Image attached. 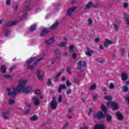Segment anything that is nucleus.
Listing matches in <instances>:
<instances>
[{
    "label": "nucleus",
    "mask_w": 129,
    "mask_h": 129,
    "mask_svg": "<svg viewBox=\"0 0 129 129\" xmlns=\"http://www.w3.org/2000/svg\"><path fill=\"white\" fill-rule=\"evenodd\" d=\"M44 74V73L40 70H38L36 73V76L37 77V78L39 79V80H40L42 81L43 80V75Z\"/></svg>",
    "instance_id": "nucleus-6"
},
{
    "label": "nucleus",
    "mask_w": 129,
    "mask_h": 129,
    "mask_svg": "<svg viewBox=\"0 0 129 129\" xmlns=\"http://www.w3.org/2000/svg\"><path fill=\"white\" fill-rule=\"evenodd\" d=\"M94 118L96 117V118H98V119H102V118L105 117V115L101 111H100L97 113L96 115H94Z\"/></svg>",
    "instance_id": "nucleus-5"
},
{
    "label": "nucleus",
    "mask_w": 129,
    "mask_h": 129,
    "mask_svg": "<svg viewBox=\"0 0 129 129\" xmlns=\"http://www.w3.org/2000/svg\"><path fill=\"white\" fill-rule=\"evenodd\" d=\"M114 27L115 28V32H117V31H118V26H117V24H115L114 25Z\"/></svg>",
    "instance_id": "nucleus-46"
},
{
    "label": "nucleus",
    "mask_w": 129,
    "mask_h": 129,
    "mask_svg": "<svg viewBox=\"0 0 129 129\" xmlns=\"http://www.w3.org/2000/svg\"><path fill=\"white\" fill-rule=\"evenodd\" d=\"M36 29H37V25H33L31 26L30 30L31 32H34V31H36Z\"/></svg>",
    "instance_id": "nucleus-27"
},
{
    "label": "nucleus",
    "mask_w": 129,
    "mask_h": 129,
    "mask_svg": "<svg viewBox=\"0 0 129 129\" xmlns=\"http://www.w3.org/2000/svg\"><path fill=\"white\" fill-rule=\"evenodd\" d=\"M123 8L125 9L128 8V4H127V3H124L123 5Z\"/></svg>",
    "instance_id": "nucleus-43"
},
{
    "label": "nucleus",
    "mask_w": 129,
    "mask_h": 129,
    "mask_svg": "<svg viewBox=\"0 0 129 129\" xmlns=\"http://www.w3.org/2000/svg\"><path fill=\"white\" fill-rule=\"evenodd\" d=\"M17 24V21H13L12 22H9L6 24V27L9 28L10 27H12V26H15Z\"/></svg>",
    "instance_id": "nucleus-17"
},
{
    "label": "nucleus",
    "mask_w": 129,
    "mask_h": 129,
    "mask_svg": "<svg viewBox=\"0 0 129 129\" xmlns=\"http://www.w3.org/2000/svg\"><path fill=\"white\" fill-rule=\"evenodd\" d=\"M70 52H73L74 51V45H71V46L69 47Z\"/></svg>",
    "instance_id": "nucleus-35"
},
{
    "label": "nucleus",
    "mask_w": 129,
    "mask_h": 129,
    "mask_svg": "<svg viewBox=\"0 0 129 129\" xmlns=\"http://www.w3.org/2000/svg\"><path fill=\"white\" fill-rule=\"evenodd\" d=\"M62 95H59V98H58V103H59L62 102Z\"/></svg>",
    "instance_id": "nucleus-41"
},
{
    "label": "nucleus",
    "mask_w": 129,
    "mask_h": 129,
    "mask_svg": "<svg viewBox=\"0 0 129 129\" xmlns=\"http://www.w3.org/2000/svg\"><path fill=\"white\" fill-rule=\"evenodd\" d=\"M95 88H96V84H92V85H91V87H90V91L94 90V89H95Z\"/></svg>",
    "instance_id": "nucleus-33"
},
{
    "label": "nucleus",
    "mask_w": 129,
    "mask_h": 129,
    "mask_svg": "<svg viewBox=\"0 0 129 129\" xmlns=\"http://www.w3.org/2000/svg\"><path fill=\"white\" fill-rule=\"evenodd\" d=\"M54 40L53 38H50L49 39L46 40L45 42V43L46 45H51L52 43H54Z\"/></svg>",
    "instance_id": "nucleus-15"
},
{
    "label": "nucleus",
    "mask_w": 129,
    "mask_h": 129,
    "mask_svg": "<svg viewBox=\"0 0 129 129\" xmlns=\"http://www.w3.org/2000/svg\"><path fill=\"white\" fill-rule=\"evenodd\" d=\"M27 81H28L27 80H21L19 81L18 86L16 88H13V92H12V89L7 88V90L8 92V96H11L12 98H15L17 93L22 92V90L24 93H29V92H31V91L32 90V88H31V87L27 86L24 88L25 86H26V84Z\"/></svg>",
    "instance_id": "nucleus-1"
},
{
    "label": "nucleus",
    "mask_w": 129,
    "mask_h": 129,
    "mask_svg": "<svg viewBox=\"0 0 129 129\" xmlns=\"http://www.w3.org/2000/svg\"><path fill=\"white\" fill-rule=\"evenodd\" d=\"M99 6V4H96V5L93 4V3H92V8H97V6Z\"/></svg>",
    "instance_id": "nucleus-51"
},
{
    "label": "nucleus",
    "mask_w": 129,
    "mask_h": 129,
    "mask_svg": "<svg viewBox=\"0 0 129 129\" xmlns=\"http://www.w3.org/2000/svg\"><path fill=\"white\" fill-rule=\"evenodd\" d=\"M58 22H55L53 25L50 26L49 30H54V29H56V28L58 27Z\"/></svg>",
    "instance_id": "nucleus-20"
},
{
    "label": "nucleus",
    "mask_w": 129,
    "mask_h": 129,
    "mask_svg": "<svg viewBox=\"0 0 129 129\" xmlns=\"http://www.w3.org/2000/svg\"><path fill=\"white\" fill-rule=\"evenodd\" d=\"M81 129H89V126H83L81 127Z\"/></svg>",
    "instance_id": "nucleus-64"
},
{
    "label": "nucleus",
    "mask_w": 129,
    "mask_h": 129,
    "mask_svg": "<svg viewBox=\"0 0 129 129\" xmlns=\"http://www.w3.org/2000/svg\"><path fill=\"white\" fill-rule=\"evenodd\" d=\"M66 85L67 86H68V87H69V86H70L71 85H72V84L71 83V82H70V81H67L66 82Z\"/></svg>",
    "instance_id": "nucleus-44"
},
{
    "label": "nucleus",
    "mask_w": 129,
    "mask_h": 129,
    "mask_svg": "<svg viewBox=\"0 0 129 129\" xmlns=\"http://www.w3.org/2000/svg\"><path fill=\"white\" fill-rule=\"evenodd\" d=\"M50 106L51 109H56V108H57V106H58V103L57 102V101H56L55 96H53L52 97V99L51 101Z\"/></svg>",
    "instance_id": "nucleus-4"
},
{
    "label": "nucleus",
    "mask_w": 129,
    "mask_h": 129,
    "mask_svg": "<svg viewBox=\"0 0 129 129\" xmlns=\"http://www.w3.org/2000/svg\"><path fill=\"white\" fill-rule=\"evenodd\" d=\"M105 128V125L104 124H96L95 125L93 129H104Z\"/></svg>",
    "instance_id": "nucleus-11"
},
{
    "label": "nucleus",
    "mask_w": 129,
    "mask_h": 129,
    "mask_svg": "<svg viewBox=\"0 0 129 129\" xmlns=\"http://www.w3.org/2000/svg\"><path fill=\"white\" fill-rule=\"evenodd\" d=\"M94 41H95V43H98L100 41V39L98 38H97L95 39Z\"/></svg>",
    "instance_id": "nucleus-59"
},
{
    "label": "nucleus",
    "mask_w": 129,
    "mask_h": 129,
    "mask_svg": "<svg viewBox=\"0 0 129 129\" xmlns=\"http://www.w3.org/2000/svg\"><path fill=\"white\" fill-rule=\"evenodd\" d=\"M67 45V42H61L60 43L58 44L59 47H66Z\"/></svg>",
    "instance_id": "nucleus-30"
},
{
    "label": "nucleus",
    "mask_w": 129,
    "mask_h": 129,
    "mask_svg": "<svg viewBox=\"0 0 129 129\" xmlns=\"http://www.w3.org/2000/svg\"><path fill=\"white\" fill-rule=\"evenodd\" d=\"M50 32V29L48 28L44 29L42 30L41 33H40V37H43V36H46L48 33Z\"/></svg>",
    "instance_id": "nucleus-14"
},
{
    "label": "nucleus",
    "mask_w": 129,
    "mask_h": 129,
    "mask_svg": "<svg viewBox=\"0 0 129 129\" xmlns=\"http://www.w3.org/2000/svg\"><path fill=\"white\" fill-rule=\"evenodd\" d=\"M32 100L34 103V105H35V106H38V105L40 104V99H38V98L36 97H33L32 99Z\"/></svg>",
    "instance_id": "nucleus-10"
},
{
    "label": "nucleus",
    "mask_w": 129,
    "mask_h": 129,
    "mask_svg": "<svg viewBox=\"0 0 129 129\" xmlns=\"http://www.w3.org/2000/svg\"><path fill=\"white\" fill-rule=\"evenodd\" d=\"M106 42H107L108 45H112V44H113V42H112V41H111L108 39H106Z\"/></svg>",
    "instance_id": "nucleus-42"
},
{
    "label": "nucleus",
    "mask_w": 129,
    "mask_h": 129,
    "mask_svg": "<svg viewBox=\"0 0 129 129\" xmlns=\"http://www.w3.org/2000/svg\"><path fill=\"white\" fill-rule=\"evenodd\" d=\"M71 92H72V90L70 89L69 90L67 91V94L69 95L70 94H71Z\"/></svg>",
    "instance_id": "nucleus-53"
},
{
    "label": "nucleus",
    "mask_w": 129,
    "mask_h": 129,
    "mask_svg": "<svg viewBox=\"0 0 129 129\" xmlns=\"http://www.w3.org/2000/svg\"><path fill=\"white\" fill-rule=\"evenodd\" d=\"M11 112L10 110H7L6 111H4L2 113V115L5 119H10V117H8L7 115H9Z\"/></svg>",
    "instance_id": "nucleus-8"
},
{
    "label": "nucleus",
    "mask_w": 129,
    "mask_h": 129,
    "mask_svg": "<svg viewBox=\"0 0 129 129\" xmlns=\"http://www.w3.org/2000/svg\"><path fill=\"white\" fill-rule=\"evenodd\" d=\"M43 59H44V58H43V57L40 58L39 59H37V61L34 62V63L31 66V65H30V64H31V63H32L33 62V61H34V60H35L34 57H31L29 59H28L26 61V65H27L28 69H29V70H34V68H35V67H36V65H37V64L38 63H39V62H40V61H42V60H43Z\"/></svg>",
    "instance_id": "nucleus-2"
},
{
    "label": "nucleus",
    "mask_w": 129,
    "mask_h": 129,
    "mask_svg": "<svg viewBox=\"0 0 129 129\" xmlns=\"http://www.w3.org/2000/svg\"><path fill=\"white\" fill-rule=\"evenodd\" d=\"M55 56L57 57V58H59L60 57V55H61V52H60V50L59 49H56L55 51Z\"/></svg>",
    "instance_id": "nucleus-24"
},
{
    "label": "nucleus",
    "mask_w": 129,
    "mask_h": 129,
    "mask_svg": "<svg viewBox=\"0 0 129 129\" xmlns=\"http://www.w3.org/2000/svg\"><path fill=\"white\" fill-rule=\"evenodd\" d=\"M109 88L111 89H113V88H114V84H113L112 83H111L109 85Z\"/></svg>",
    "instance_id": "nucleus-47"
},
{
    "label": "nucleus",
    "mask_w": 129,
    "mask_h": 129,
    "mask_svg": "<svg viewBox=\"0 0 129 129\" xmlns=\"http://www.w3.org/2000/svg\"><path fill=\"white\" fill-rule=\"evenodd\" d=\"M26 16H27V15L26 14L22 15V17L20 18V20H24V19H26Z\"/></svg>",
    "instance_id": "nucleus-56"
},
{
    "label": "nucleus",
    "mask_w": 129,
    "mask_h": 129,
    "mask_svg": "<svg viewBox=\"0 0 129 129\" xmlns=\"http://www.w3.org/2000/svg\"><path fill=\"white\" fill-rule=\"evenodd\" d=\"M1 71L3 73H7V68L6 66L3 65L1 67Z\"/></svg>",
    "instance_id": "nucleus-25"
},
{
    "label": "nucleus",
    "mask_w": 129,
    "mask_h": 129,
    "mask_svg": "<svg viewBox=\"0 0 129 129\" xmlns=\"http://www.w3.org/2000/svg\"><path fill=\"white\" fill-rule=\"evenodd\" d=\"M38 116H37L36 115H34L30 117V120L33 121H34L35 120H38Z\"/></svg>",
    "instance_id": "nucleus-23"
},
{
    "label": "nucleus",
    "mask_w": 129,
    "mask_h": 129,
    "mask_svg": "<svg viewBox=\"0 0 129 129\" xmlns=\"http://www.w3.org/2000/svg\"><path fill=\"white\" fill-rule=\"evenodd\" d=\"M81 65H82V61L80 60V61H79V62L78 63V67H81Z\"/></svg>",
    "instance_id": "nucleus-57"
},
{
    "label": "nucleus",
    "mask_w": 129,
    "mask_h": 129,
    "mask_svg": "<svg viewBox=\"0 0 129 129\" xmlns=\"http://www.w3.org/2000/svg\"><path fill=\"white\" fill-rule=\"evenodd\" d=\"M24 114H26V115L29 114V113H30V109L24 111Z\"/></svg>",
    "instance_id": "nucleus-50"
},
{
    "label": "nucleus",
    "mask_w": 129,
    "mask_h": 129,
    "mask_svg": "<svg viewBox=\"0 0 129 129\" xmlns=\"http://www.w3.org/2000/svg\"><path fill=\"white\" fill-rule=\"evenodd\" d=\"M71 69H72V68H71V67L70 66H68L67 67V72L69 73V74H71Z\"/></svg>",
    "instance_id": "nucleus-34"
},
{
    "label": "nucleus",
    "mask_w": 129,
    "mask_h": 129,
    "mask_svg": "<svg viewBox=\"0 0 129 129\" xmlns=\"http://www.w3.org/2000/svg\"><path fill=\"white\" fill-rule=\"evenodd\" d=\"M101 109L104 113H106V112H107V109L106 108V107H105V106H104L103 104L101 105Z\"/></svg>",
    "instance_id": "nucleus-21"
},
{
    "label": "nucleus",
    "mask_w": 129,
    "mask_h": 129,
    "mask_svg": "<svg viewBox=\"0 0 129 129\" xmlns=\"http://www.w3.org/2000/svg\"><path fill=\"white\" fill-rule=\"evenodd\" d=\"M107 107L110 106L112 108V110H118L119 107H118V104L116 102H107Z\"/></svg>",
    "instance_id": "nucleus-3"
},
{
    "label": "nucleus",
    "mask_w": 129,
    "mask_h": 129,
    "mask_svg": "<svg viewBox=\"0 0 129 129\" xmlns=\"http://www.w3.org/2000/svg\"><path fill=\"white\" fill-rule=\"evenodd\" d=\"M47 84L48 86H51V85H52V81L51 79H48V82H47Z\"/></svg>",
    "instance_id": "nucleus-36"
},
{
    "label": "nucleus",
    "mask_w": 129,
    "mask_h": 129,
    "mask_svg": "<svg viewBox=\"0 0 129 129\" xmlns=\"http://www.w3.org/2000/svg\"><path fill=\"white\" fill-rule=\"evenodd\" d=\"M96 61H97V62H98L100 64H102V63H104L105 60H104V58L101 57V58L97 59Z\"/></svg>",
    "instance_id": "nucleus-26"
},
{
    "label": "nucleus",
    "mask_w": 129,
    "mask_h": 129,
    "mask_svg": "<svg viewBox=\"0 0 129 129\" xmlns=\"http://www.w3.org/2000/svg\"><path fill=\"white\" fill-rule=\"evenodd\" d=\"M12 76L11 75H5L4 78H6V79H8L9 78H11Z\"/></svg>",
    "instance_id": "nucleus-58"
},
{
    "label": "nucleus",
    "mask_w": 129,
    "mask_h": 129,
    "mask_svg": "<svg viewBox=\"0 0 129 129\" xmlns=\"http://www.w3.org/2000/svg\"><path fill=\"white\" fill-rule=\"evenodd\" d=\"M62 89H67V87L65 84H61L58 86V93H61Z\"/></svg>",
    "instance_id": "nucleus-9"
},
{
    "label": "nucleus",
    "mask_w": 129,
    "mask_h": 129,
    "mask_svg": "<svg viewBox=\"0 0 129 129\" xmlns=\"http://www.w3.org/2000/svg\"><path fill=\"white\" fill-rule=\"evenodd\" d=\"M14 103H15V100H14L12 99H9V104H10V105H12V104H14Z\"/></svg>",
    "instance_id": "nucleus-37"
},
{
    "label": "nucleus",
    "mask_w": 129,
    "mask_h": 129,
    "mask_svg": "<svg viewBox=\"0 0 129 129\" xmlns=\"http://www.w3.org/2000/svg\"><path fill=\"white\" fill-rule=\"evenodd\" d=\"M104 99H105V100H111L112 99V97L111 96H105L104 97Z\"/></svg>",
    "instance_id": "nucleus-31"
},
{
    "label": "nucleus",
    "mask_w": 129,
    "mask_h": 129,
    "mask_svg": "<svg viewBox=\"0 0 129 129\" xmlns=\"http://www.w3.org/2000/svg\"><path fill=\"white\" fill-rule=\"evenodd\" d=\"M11 36V30L10 29H6L5 30V36L10 37Z\"/></svg>",
    "instance_id": "nucleus-22"
},
{
    "label": "nucleus",
    "mask_w": 129,
    "mask_h": 129,
    "mask_svg": "<svg viewBox=\"0 0 129 129\" xmlns=\"http://www.w3.org/2000/svg\"><path fill=\"white\" fill-rule=\"evenodd\" d=\"M76 10H77V7H76L69 9L67 11V15L69 16H71V15H72V13Z\"/></svg>",
    "instance_id": "nucleus-7"
},
{
    "label": "nucleus",
    "mask_w": 129,
    "mask_h": 129,
    "mask_svg": "<svg viewBox=\"0 0 129 129\" xmlns=\"http://www.w3.org/2000/svg\"><path fill=\"white\" fill-rule=\"evenodd\" d=\"M98 98V95H95L93 97V100L96 102L97 101V99Z\"/></svg>",
    "instance_id": "nucleus-40"
},
{
    "label": "nucleus",
    "mask_w": 129,
    "mask_h": 129,
    "mask_svg": "<svg viewBox=\"0 0 129 129\" xmlns=\"http://www.w3.org/2000/svg\"><path fill=\"white\" fill-rule=\"evenodd\" d=\"M72 57L74 60H76V59H77V54L76 53H74L73 54Z\"/></svg>",
    "instance_id": "nucleus-39"
},
{
    "label": "nucleus",
    "mask_w": 129,
    "mask_h": 129,
    "mask_svg": "<svg viewBox=\"0 0 129 129\" xmlns=\"http://www.w3.org/2000/svg\"><path fill=\"white\" fill-rule=\"evenodd\" d=\"M33 9H34V7L33 6H31L30 4H28L27 5L24 7L23 10L26 12H30V11H31Z\"/></svg>",
    "instance_id": "nucleus-12"
},
{
    "label": "nucleus",
    "mask_w": 129,
    "mask_h": 129,
    "mask_svg": "<svg viewBox=\"0 0 129 129\" xmlns=\"http://www.w3.org/2000/svg\"><path fill=\"white\" fill-rule=\"evenodd\" d=\"M64 72V70H61L60 71H59L55 77V79L56 81H58V78H60V76H61V74H62Z\"/></svg>",
    "instance_id": "nucleus-19"
},
{
    "label": "nucleus",
    "mask_w": 129,
    "mask_h": 129,
    "mask_svg": "<svg viewBox=\"0 0 129 129\" xmlns=\"http://www.w3.org/2000/svg\"><path fill=\"white\" fill-rule=\"evenodd\" d=\"M121 77V80H122L123 81H125V80H126L128 78V76H127L126 74L124 73H122Z\"/></svg>",
    "instance_id": "nucleus-18"
},
{
    "label": "nucleus",
    "mask_w": 129,
    "mask_h": 129,
    "mask_svg": "<svg viewBox=\"0 0 129 129\" xmlns=\"http://www.w3.org/2000/svg\"><path fill=\"white\" fill-rule=\"evenodd\" d=\"M74 81L75 83H77V84L79 83V80H78V79H74Z\"/></svg>",
    "instance_id": "nucleus-61"
},
{
    "label": "nucleus",
    "mask_w": 129,
    "mask_h": 129,
    "mask_svg": "<svg viewBox=\"0 0 129 129\" xmlns=\"http://www.w3.org/2000/svg\"><path fill=\"white\" fill-rule=\"evenodd\" d=\"M122 89L123 92H127V91H128V87H127V86H124V87H123Z\"/></svg>",
    "instance_id": "nucleus-32"
},
{
    "label": "nucleus",
    "mask_w": 129,
    "mask_h": 129,
    "mask_svg": "<svg viewBox=\"0 0 129 129\" xmlns=\"http://www.w3.org/2000/svg\"><path fill=\"white\" fill-rule=\"evenodd\" d=\"M69 123L68 122H66L64 126L63 127V129L67 128L68 127Z\"/></svg>",
    "instance_id": "nucleus-54"
},
{
    "label": "nucleus",
    "mask_w": 129,
    "mask_h": 129,
    "mask_svg": "<svg viewBox=\"0 0 129 129\" xmlns=\"http://www.w3.org/2000/svg\"><path fill=\"white\" fill-rule=\"evenodd\" d=\"M93 24V21L91 19H88V25H91Z\"/></svg>",
    "instance_id": "nucleus-38"
},
{
    "label": "nucleus",
    "mask_w": 129,
    "mask_h": 129,
    "mask_svg": "<svg viewBox=\"0 0 129 129\" xmlns=\"http://www.w3.org/2000/svg\"><path fill=\"white\" fill-rule=\"evenodd\" d=\"M125 21H126L127 25H129V17H126L125 18Z\"/></svg>",
    "instance_id": "nucleus-63"
},
{
    "label": "nucleus",
    "mask_w": 129,
    "mask_h": 129,
    "mask_svg": "<svg viewBox=\"0 0 129 129\" xmlns=\"http://www.w3.org/2000/svg\"><path fill=\"white\" fill-rule=\"evenodd\" d=\"M92 6V2H89L86 6L85 10H88L90 9V7Z\"/></svg>",
    "instance_id": "nucleus-28"
},
{
    "label": "nucleus",
    "mask_w": 129,
    "mask_h": 129,
    "mask_svg": "<svg viewBox=\"0 0 129 129\" xmlns=\"http://www.w3.org/2000/svg\"><path fill=\"white\" fill-rule=\"evenodd\" d=\"M91 112H92V108H90L88 113L89 115H90V113H91Z\"/></svg>",
    "instance_id": "nucleus-62"
},
{
    "label": "nucleus",
    "mask_w": 129,
    "mask_h": 129,
    "mask_svg": "<svg viewBox=\"0 0 129 129\" xmlns=\"http://www.w3.org/2000/svg\"><path fill=\"white\" fill-rule=\"evenodd\" d=\"M106 120L109 122V123H111V121H112V116L109 114H107Z\"/></svg>",
    "instance_id": "nucleus-16"
},
{
    "label": "nucleus",
    "mask_w": 129,
    "mask_h": 129,
    "mask_svg": "<svg viewBox=\"0 0 129 129\" xmlns=\"http://www.w3.org/2000/svg\"><path fill=\"white\" fill-rule=\"evenodd\" d=\"M104 46L106 48H107V47H108V43H107V42L106 40H105V42H104Z\"/></svg>",
    "instance_id": "nucleus-55"
},
{
    "label": "nucleus",
    "mask_w": 129,
    "mask_h": 129,
    "mask_svg": "<svg viewBox=\"0 0 129 129\" xmlns=\"http://www.w3.org/2000/svg\"><path fill=\"white\" fill-rule=\"evenodd\" d=\"M92 53H93V51H92V50L90 51H87L86 52V55L89 56V57H91V56H92Z\"/></svg>",
    "instance_id": "nucleus-29"
},
{
    "label": "nucleus",
    "mask_w": 129,
    "mask_h": 129,
    "mask_svg": "<svg viewBox=\"0 0 129 129\" xmlns=\"http://www.w3.org/2000/svg\"><path fill=\"white\" fill-rule=\"evenodd\" d=\"M87 67V63H86V61H84L82 63V67L86 68V67Z\"/></svg>",
    "instance_id": "nucleus-45"
},
{
    "label": "nucleus",
    "mask_w": 129,
    "mask_h": 129,
    "mask_svg": "<svg viewBox=\"0 0 129 129\" xmlns=\"http://www.w3.org/2000/svg\"><path fill=\"white\" fill-rule=\"evenodd\" d=\"M40 93H41V92L40 91V90H36L35 92V94H36V95H39L40 94Z\"/></svg>",
    "instance_id": "nucleus-52"
},
{
    "label": "nucleus",
    "mask_w": 129,
    "mask_h": 129,
    "mask_svg": "<svg viewBox=\"0 0 129 129\" xmlns=\"http://www.w3.org/2000/svg\"><path fill=\"white\" fill-rule=\"evenodd\" d=\"M116 116L118 120H123V115L118 111L116 112Z\"/></svg>",
    "instance_id": "nucleus-13"
},
{
    "label": "nucleus",
    "mask_w": 129,
    "mask_h": 129,
    "mask_svg": "<svg viewBox=\"0 0 129 129\" xmlns=\"http://www.w3.org/2000/svg\"><path fill=\"white\" fill-rule=\"evenodd\" d=\"M25 105L27 107H31V106H32V104H31V103H28V102H25Z\"/></svg>",
    "instance_id": "nucleus-48"
},
{
    "label": "nucleus",
    "mask_w": 129,
    "mask_h": 129,
    "mask_svg": "<svg viewBox=\"0 0 129 129\" xmlns=\"http://www.w3.org/2000/svg\"><path fill=\"white\" fill-rule=\"evenodd\" d=\"M16 66H13L12 67H11L10 69H9V71H12L13 70H15V69H16Z\"/></svg>",
    "instance_id": "nucleus-49"
},
{
    "label": "nucleus",
    "mask_w": 129,
    "mask_h": 129,
    "mask_svg": "<svg viewBox=\"0 0 129 129\" xmlns=\"http://www.w3.org/2000/svg\"><path fill=\"white\" fill-rule=\"evenodd\" d=\"M19 7L18 6V5H16L15 7H14V11H18V9Z\"/></svg>",
    "instance_id": "nucleus-60"
}]
</instances>
